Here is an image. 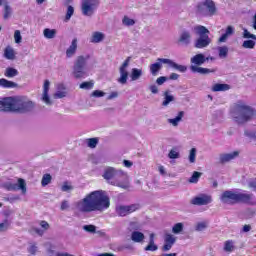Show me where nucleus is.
<instances>
[{
  "mask_svg": "<svg viewBox=\"0 0 256 256\" xmlns=\"http://www.w3.org/2000/svg\"><path fill=\"white\" fill-rule=\"evenodd\" d=\"M61 191H64V192L73 191V186L69 185L68 182H64V184L61 187Z\"/></svg>",
  "mask_w": 256,
  "mask_h": 256,
  "instance_id": "nucleus-58",
  "label": "nucleus"
},
{
  "mask_svg": "<svg viewBox=\"0 0 256 256\" xmlns=\"http://www.w3.org/2000/svg\"><path fill=\"white\" fill-rule=\"evenodd\" d=\"M131 241L134 243H143V241H145V234L140 231H133L131 234Z\"/></svg>",
  "mask_w": 256,
  "mask_h": 256,
  "instance_id": "nucleus-28",
  "label": "nucleus"
},
{
  "mask_svg": "<svg viewBox=\"0 0 256 256\" xmlns=\"http://www.w3.org/2000/svg\"><path fill=\"white\" fill-rule=\"evenodd\" d=\"M91 97H105V92L101 91V90H95L91 93Z\"/></svg>",
  "mask_w": 256,
  "mask_h": 256,
  "instance_id": "nucleus-55",
  "label": "nucleus"
},
{
  "mask_svg": "<svg viewBox=\"0 0 256 256\" xmlns=\"http://www.w3.org/2000/svg\"><path fill=\"white\" fill-rule=\"evenodd\" d=\"M36 104L31 99L25 96L15 97V108L14 113L20 115H27V113H33L35 111Z\"/></svg>",
  "mask_w": 256,
  "mask_h": 256,
  "instance_id": "nucleus-4",
  "label": "nucleus"
},
{
  "mask_svg": "<svg viewBox=\"0 0 256 256\" xmlns=\"http://www.w3.org/2000/svg\"><path fill=\"white\" fill-rule=\"evenodd\" d=\"M94 85H95V81H93V80L82 82L80 84V89H84L85 91H89V90L93 89Z\"/></svg>",
  "mask_w": 256,
  "mask_h": 256,
  "instance_id": "nucleus-41",
  "label": "nucleus"
},
{
  "mask_svg": "<svg viewBox=\"0 0 256 256\" xmlns=\"http://www.w3.org/2000/svg\"><path fill=\"white\" fill-rule=\"evenodd\" d=\"M191 31L189 30H182L179 38H178V43H180V45H184L185 47L191 45Z\"/></svg>",
  "mask_w": 256,
  "mask_h": 256,
  "instance_id": "nucleus-17",
  "label": "nucleus"
},
{
  "mask_svg": "<svg viewBox=\"0 0 256 256\" xmlns=\"http://www.w3.org/2000/svg\"><path fill=\"white\" fill-rule=\"evenodd\" d=\"M183 117H185V112L180 111L175 118H169L167 121L173 127H178L179 123H181V121H183Z\"/></svg>",
  "mask_w": 256,
  "mask_h": 256,
  "instance_id": "nucleus-26",
  "label": "nucleus"
},
{
  "mask_svg": "<svg viewBox=\"0 0 256 256\" xmlns=\"http://www.w3.org/2000/svg\"><path fill=\"white\" fill-rule=\"evenodd\" d=\"M217 49H218V55L220 59H227V55H229V47L220 46Z\"/></svg>",
  "mask_w": 256,
  "mask_h": 256,
  "instance_id": "nucleus-37",
  "label": "nucleus"
},
{
  "mask_svg": "<svg viewBox=\"0 0 256 256\" xmlns=\"http://www.w3.org/2000/svg\"><path fill=\"white\" fill-rule=\"evenodd\" d=\"M254 198L253 194L235 192L233 190H226L220 195V201L224 205H237V203L255 205Z\"/></svg>",
  "mask_w": 256,
  "mask_h": 256,
  "instance_id": "nucleus-3",
  "label": "nucleus"
},
{
  "mask_svg": "<svg viewBox=\"0 0 256 256\" xmlns=\"http://www.w3.org/2000/svg\"><path fill=\"white\" fill-rule=\"evenodd\" d=\"M162 61L165 65H169L172 67V69H175L176 71H179L180 73H185L187 71V66L177 64L173 60L168 59V60H160Z\"/></svg>",
  "mask_w": 256,
  "mask_h": 256,
  "instance_id": "nucleus-22",
  "label": "nucleus"
},
{
  "mask_svg": "<svg viewBox=\"0 0 256 256\" xmlns=\"http://www.w3.org/2000/svg\"><path fill=\"white\" fill-rule=\"evenodd\" d=\"M117 173H119V170L113 167H107L104 170V174L102 175V177H104L106 181H113V179L117 177Z\"/></svg>",
  "mask_w": 256,
  "mask_h": 256,
  "instance_id": "nucleus-21",
  "label": "nucleus"
},
{
  "mask_svg": "<svg viewBox=\"0 0 256 256\" xmlns=\"http://www.w3.org/2000/svg\"><path fill=\"white\" fill-rule=\"evenodd\" d=\"M256 116L255 108L249 106L245 101L238 100L230 107V117L236 125H245Z\"/></svg>",
  "mask_w": 256,
  "mask_h": 256,
  "instance_id": "nucleus-2",
  "label": "nucleus"
},
{
  "mask_svg": "<svg viewBox=\"0 0 256 256\" xmlns=\"http://www.w3.org/2000/svg\"><path fill=\"white\" fill-rule=\"evenodd\" d=\"M175 243H177V237L171 233H166L164 235V245L162 246V251H171Z\"/></svg>",
  "mask_w": 256,
  "mask_h": 256,
  "instance_id": "nucleus-15",
  "label": "nucleus"
},
{
  "mask_svg": "<svg viewBox=\"0 0 256 256\" xmlns=\"http://www.w3.org/2000/svg\"><path fill=\"white\" fill-rule=\"evenodd\" d=\"M123 25H125L126 27H133V25H135V20L124 16L123 20H122Z\"/></svg>",
  "mask_w": 256,
  "mask_h": 256,
  "instance_id": "nucleus-45",
  "label": "nucleus"
},
{
  "mask_svg": "<svg viewBox=\"0 0 256 256\" xmlns=\"http://www.w3.org/2000/svg\"><path fill=\"white\" fill-rule=\"evenodd\" d=\"M227 39H229V35L224 33L219 39L218 43H227Z\"/></svg>",
  "mask_w": 256,
  "mask_h": 256,
  "instance_id": "nucleus-62",
  "label": "nucleus"
},
{
  "mask_svg": "<svg viewBox=\"0 0 256 256\" xmlns=\"http://www.w3.org/2000/svg\"><path fill=\"white\" fill-rule=\"evenodd\" d=\"M243 37L244 39H254V41H256V35L251 34V32L247 31V29H244Z\"/></svg>",
  "mask_w": 256,
  "mask_h": 256,
  "instance_id": "nucleus-51",
  "label": "nucleus"
},
{
  "mask_svg": "<svg viewBox=\"0 0 256 256\" xmlns=\"http://www.w3.org/2000/svg\"><path fill=\"white\" fill-rule=\"evenodd\" d=\"M196 157H197V148H192L189 153L190 163H195Z\"/></svg>",
  "mask_w": 256,
  "mask_h": 256,
  "instance_id": "nucleus-47",
  "label": "nucleus"
},
{
  "mask_svg": "<svg viewBox=\"0 0 256 256\" xmlns=\"http://www.w3.org/2000/svg\"><path fill=\"white\" fill-rule=\"evenodd\" d=\"M166 81H167V77H165V76H161L156 79L157 85H163V83H165Z\"/></svg>",
  "mask_w": 256,
  "mask_h": 256,
  "instance_id": "nucleus-63",
  "label": "nucleus"
},
{
  "mask_svg": "<svg viewBox=\"0 0 256 256\" xmlns=\"http://www.w3.org/2000/svg\"><path fill=\"white\" fill-rule=\"evenodd\" d=\"M229 89H231V86L229 84H220L217 83L212 87V91L214 93H217L219 91H229Z\"/></svg>",
  "mask_w": 256,
  "mask_h": 256,
  "instance_id": "nucleus-33",
  "label": "nucleus"
},
{
  "mask_svg": "<svg viewBox=\"0 0 256 256\" xmlns=\"http://www.w3.org/2000/svg\"><path fill=\"white\" fill-rule=\"evenodd\" d=\"M43 35L45 39H55V37H57V31L55 29L45 28Z\"/></svg>",
  "mask_w": 256,
  "mask_h": 256,
  "instance_id": "nucleus-34",
  "label": "nucleus"
},
{
  "mask_svg": "<svg viewBox=\"0 0 256 256\" xmlns=\"http://www.w3.org/2000/svg\"><path fill=\"white\" fill-rule=\"evenodd\" d=\"M201 172L194 171L192 176L189 178V183H198L199 179H201Z\"/></svg>",
  "mask_w": 256,
  "mask_h": 256,
  "instance_id": "nucleus-42",
  "label": "nucleus"
},
{
  "mask_svg": "<svg viewBox=\"0 0 256 256\" xmlns=\"http://www.w3.org/2000/svg\"><path fill=\"white\" fill-rule=\"evenodd\" d=\"M163 97H164V100L162 102V107H168L169 106V103H173V101H175V96H173L171 94V91L170 90H166L164 93H163Z\"/></svg>",
  "mask_w": 256,
  "mask_h": 256,
  "instance_id": "nucleus-25",
  "label": "nucleus"
},
{
  "mask_svg": "<svg viewBox=\"0 0 256 256\" xmlns=\"http://www.w3.org/2000/svg\"><path fill=\"white\" fill-rule=\"evenodd\" d=\"M54 99H63L64 97H67V92L65 91H57L54 95H53Z\"/></svg>",
  "mask_w": 256,
  "mask_h": 256,
  "instance_id": "nucleus-53",
  "label": "nucleus"
},
{
  "mask_svg": "<svg viewBox=\"0 0 256 256\" xmlns=\"http://www.w3.org/2000/svg\"><path fill=\"white\" fill-rule=\"evenodd\" d=\"M129 63H131V56L127 57L119 67L120 77L117 79V81L120 83V85H127V79H129V71H127V67H129Z\"/></svg>",
  "mask_w": 256,
  "mask_h": 256,
  "instance_id": "nucleus-12",
  "label": "nucleus"
},
{
  "mask_svg": "<svg viewBox=\"0 0 256 256\" xmlns=\"http://www.w3.org/2000/svg\"><path fill=\"white\" fill-rule=\"evenodd\" d=\"M191 205H197L198 207H202L203 205H209L213 203V198L211 195L200 194L190 200Z\"/></svg>",
  "mask_w": 256,
  "mask_h": 256,
  "instance_id": "nucleus-14",
  "label": "nucleus"
},
{
  "mask_svg": "<svg viewBox=\"0 0 256 256\" xmlns=\"http://www.w3.org/2000/svg\"><path fill=\"white\" fill-rule=\"evenodd\" d=\"M9 15H11V6L6 3L4 5V19H9Z\"/></svg>",
  "mask_w": 256,
  "mask_h": 256,
  "instance_id": "nucleus-49",
  "label": "nucleus"
},
{
  "mask_svg": "<svg viewBox=\"0 0 256 256\" xmlns=\"http://www.w3.org/2000/svg\"><path fill=\"white\" fill-rule=\"evenodd\" d=\"M190 61L195 67H201L206 61H209V58H206L205 54L200 53L193 56Z\"/></svg>",
  "mask_w": 256,
  "mask_h": 256,
  "instance_id": "nucleus-20",
  "label": "nucleus"
},
{
  "mask_svg": "<svg viewBox=\"0 0 256 256\" xmlns=\"http://www.w3.org/2000/svg\"><path fill=\"white\" fill-rule=\"evenodd\" d=\"M99 0H82L81 11L84 17H93L99 8Z\"/></svg>",
  "mask_w": 256,
  "mask_h": 256,
  "instance_id": "nucleus-8",
  "label": "nucleus"
},
{
  "mask_svg": "<svg viewBox=\"0 0 256 256\" xmlns=\"http://www.w3.org/2000/svg\"><path fill=\"white\" fill-rule=\"evenodd\" d=\"M14 39H15V43H21V41H23V37L21 36V31L16 30L14 32Z\"/></svg>",
  "mask_w": 256,
  "mask_h": 256,
  "instance_id": "nucleus-52",
  "label": "nucleus"
},
{
  "mask_svg": "<svg viewBox=\"0 0 256 256\" xmlns=\"http://www.w3.org/2000/svg\"><path fill=\"white\" fill-rule=\"evenodd\" d=\"M111 207V199L106 191L95 190L76 202V209L80 213H103Z\"/></svg>",
  "mask_w": 256,
  "mask_h": 256,
  "instance_id": "nucleus-1",
  "label": "nucleus"
},
{
  "mask_svg": "<svg viewBox=\"0 0 256 256\" xmlns=\"http://www.w3.org/2000/svg\"><path fill=\"white\" fill-rule=\"evenodd\" d=\"M168 157H169V159H179V152L172 149V150H170Z\"/></svg>",
  "mask_w": 256,
  "mask_h": 256,
  "instance_id": "nucleus-56",
  "label": "nucleus"
},
{
  "mask_svg": "<svg viewBox=\"0 0 256 256\" xmlns=\"http://www.w3.org/2000/svg\"><path fill=\"white\" fill-rule=\"evenodd\" d=\"M0 87H3L4 89H15L17 87H19V84L13 82V81H9L5 78H1L0 79Z\"/></svg>",
  "mask_w": 256,
  "mask_h": 256,
  "instance_id": "nucleus-27",
  "label": "nucleus"
},
{
  "mask_svg": "<svg viewBox=\"0 0 256 256\" xmlns=\"http://www.w3.org/2000/svg\"><path fill=\"white\" fill-rule=\"evenodd\" d=\"M4 57L10 61H13V59H15V51L13 48L7 47L4 51Z\"/></svg>",
  "mask_w": 256,
  "mask_h": 256,
  "instance_id": "nucleus-40",
  "label": "nucleus"
},
{
  "mask_svg": "<svg viewBox=\"0 0 256 256\" xmlns=\"http://www.w3.org/2000/svg\"><path fill=\"white\" fill-rule=\"evenodd\" d=\"M86 144L89 149H96L97 145H99V137L86 139Z\"/></svg>",
  "mask_w": 256,
  "mask_h": 256,
  "instance_id": "nucleus-35",
  "label": "nucleus"
},
{
  "mask_svg": "<svg viewBox=\"0 0 256 256\" xmlns=\"http://www.w3.org/2000/svg\"><path fill=\"white\" fill-rule=\"evenodd\" d=\"M184 228L185 224H183L182 222H178L172 227V233H174V235H180V233H183Z\"/></svg>",
  "mask_w": 256,
  "mask_h": 256,
  "instance_id": "nucleus-36",
  "label": "nucleus"
},
{
  "mask_svg": "<svg viewBox=\"0 0 256 256\" xmlns=\"http://www.w3.org/2000/svg\"><path fill=\"white\" fill-rule=\"evenodd\" d=\"M69 208V201L63 200L60 206L61 211H65Z\"/></svg>",
  "mask_w": 256,
  "mask_h": 256,
  "instance_id": "nucleus-61",
  "label": "nucleus"
},
{
  "mask_svg": "<svg viewBox=\"0 0 256 256\" xmlns=\"http://www.w3.org/2000/svg\"><path fill=\"white\" fill-rule=\"evenodd\" d=\"M244 135H245L246 137H248L249 139H254V140H256V134H255L254 131L245 130V131H244Z\"/></svg>",
  "mask_w": 256,
  "mask_h": 256,
  "instance_id": "nucleus-57",
  "label": "nucleus"
},
{
  "mask_svg": "<svg viewBox=\"0 0 256 256\" xmlns=\"http://www.w3.org/2000/svg\"><path fill=\"white\" fill-rule=\"evenodd\" d=\"M4 75L8 79H13V77H17V75H19V70L13 67H8L6 68Z\"/></svg>",
  "mask_w": 256,
  "mask_h": 256,
  "instance_id": "nucleus-31",
  "label": "nucleus"
},
{
  "mask_svg": "<svg viewBox=\"0 0 256 256\" xmlns=\"http://www.w3.org/2000/svg\"><path fill=\"white\" fill-rule=\"evenodd\" d=\"M109 183L110 185H114L115 187H120V189H129L131 187V184L129 182V175L123 172V170H118L116 178Z\"/></svg>",
  "mask_w": 256,
  "mask_h": 256,
  "instance_id": "nucleus-9",
  "label": "nucleus"
},
{
  "mask_svg": "<svg viewBox=\"0 0 256 256\" xmlns=\"http://www.w3.org/2000/svg\"><path fill=\"white\" fill-rule=\"evenodd\" d=\"M51 85V82L49 80L44 81L43 85V93L41 97V101L45 103V105L51 106L53 105V102L51 101V97H49V87Z\"/></svg>",
  "mask_w": 256,
  "mask_h": 256,
  "instance_id": "nucleus-16",
  "label": "nucleus"
},
{
  "mask_svg": "<svg viewBox=\"0 0 256 256\" xmlns=\"http://www.w3.org/2000/svg\"><path fill=\"white\" fill-rule=\"evenodd\" d=\"M75 53H77V38L72 40L71 45L66 50V56L71 58L73 55H75Z\"/></svg>",
  "mask_w": 256,
  "mask_h": 256,
  "instance_id": "nucleus-29",
  "label": "nucleus"
},
{
  "mask_svg": "<svg viewBox=\"0 0 256 256\" xmlns=\"http://www.w3.org/2000/svg\"><path fill=\"white\" fill-rule=\"evenodd\" d=\"M196 13L200 17H213L217 13V6L213 0H204L197 3Z\"/></svg>",
  "mask_w": 256,
  "mask_h": 256,
  "instance_id": "nucleus-6",
  "label": "nucleus"
},
{
  "mask_svg": "<svg viewBox=\"0 0 256 256\" xmlns=\"http://www.w3.org/2000/svg\"><path fill=\"white\" fill-rule=\"evenodd\" d=\"M9 229V221L5 220L3 223H0V233H4Z\"/></svg>",
  "mask_w": 256,
  "mask_h": 256,
  "instance_id": "nucleus-54",
  "label": "nucleus"
},
{
  "mask_svg": "<svg viewBox=\"0 0 256 256\" xmlns=\"http://www.w3.org/2000/svg\"><path fill=\"white\" fill-rule=\"evenodd\" d=\"M159 249V246H157V244H155V234H150L149 236V243L148 245L144 248V251H151V252H155Z\"/></svg>",
  "mask_w": 256,
  "mask_h": 256,
  "instance_id": "nucleus-24",
  "label": "nucleus"
},
{
  "mask_svg": "<svg viewBox=\"0 0 256 256\" xmlns=\"http://www.w3.org/2000/svg\"><path fill=\"white\" fill-rule=\"evenodd\" d=\"M139 209H141V205L139 204L120 205L116 207V213L119 217H127L131 213L139 211Z\"/></svg>",
  "mask_w": 256,
  "mask_h": 256,
  "instance_id": "nucleus-11",
  "label": "nucleus"
},
{
  "mask_svg": "<svg viewBox=\"0 0 256 256\" xmlns=\"http://www.w3.org/2000/svg\"><path fill=\"white\" fill-rule=\"evenodd\" d=\"M40 226L42 227V229H44V231H47V229H49V224L45 220H42L40 222Z\"/></svg>",
  "mask_w": 256,
  "mask_h": 256,
  "instance_id": "nucleus-64",
  "label": "nucleus"
},
{
  "mask_svg": "<svg viewBox=\"0 0 256 256\" xmlns=\"http://www.w3.org/2000/svg\"><path fill=\"white\" fill-rule=\"evenodd\" d=\"M0 111L15 113V97H5L0 100Z\"/></svg>",
  "mask_w": 256,
  "mask_h": 256,
  "instance_id": "nucleus-13",
  "label": "nucleus"
},
{
  "mask_svg": "<svg viewBox=\"0 0 256 256\" xmlns=\"http://www.w3.org/2000/svg\"><path fill=\"white\" fill-rule=\"evenodd\" d=\"M52 179L53 177L51 176V174H44L41 181L42 187H47V185L51 183Z\"/></svg>",
  "mask_w": 256,
  "mask_h": 256,
  "instance_id": "nucleus-43",
  "label": "nucleus"
},
{
  "mask_svg": "<svg viewBox=\"0 0 256 256\" xmlns=\"http://www.w3.org/2000/svg\"><path fill=\"white\" fill-rule=\"evenodd\" d=\"M235 33V28L233 26H227L225 34L231 37Z\"/></svg>",
  "mask_w": 256,
  "mask_h": 256,
  "instance_id": "nucleus-60",
  "label": "nucleus"
},
{
  "mask_svg": "<svg viewBox=\"0 0 256 256\" xmlns=\"http://www.w3.org/2000/svg\"><path fill=\"white\" fill-rule=\"evenodd\" d=\"M244 49H254L255 48V41L253 40H245L242 44Z\"/></svg>",
  "mask_w": 256,
  "mask_h": 256,
  "instance_id": "nucleus-44",
  "label": "nucleus"
},
{
  "mask_svg": "<svg viewBox=\"0 0 256 256\" xmlns=\"http://www.w3.org/2000/svg\"><path fill=\"white\" fill-rule=\"evenodd\" d=\"M75 13V8L73 6H68L65 21H69L71 17H73V14Z\"/></svg>",
  "mask_w": 256,
  "mask_h": 256,
  "instance_id": "nucleus-46",
  "label": "nucleus"
},
{
  "mask_svg": "<svg viewBox=\"0 0 256 256\" xmlns=\"http://www.w3.org/2000/svg\"><path fill=\"white\" fill-rule=\"evenodd\" d=\"M161 60H168L167 58H158L157 62L150 65V73L153 75V77H157L159 74V71L163 69V61Z\"/></svg>",
  "mask_w": 256,
  "mask_h": 256,
  "instance_id": "nucleus-19",
  "label": "nucleus"
},
{
  "mask_svg": "<svg viewBox=\"0 0 256 256\" xmlns=\"http://www.w3.org/2000/svg\"><path fill=\"white\" fill-rule=\"evenodd\" d=\"M82 229L84 231H86V233H92V234L99 233V234H101V231H97V226H95L93 224L84 225L82 227Z\"/></svg>",
  "mask_w": 256,
  "mask_h": 256,
  "instance_id": "nucleus-39",
  "label": "nucleus"
},
{
  "mask_svg": "<svg viewBox=\"0 0 256 256\" xmlns=\"http://www.w3.org/2000/svg\"><path fill=\"white\" fill-rule=\"evenodd\" d=\"M194 31L196 35H198V39H196L194 43V47L196 49H205V47H209L211 45V38L209 37V29L203 25H197L194 27Z\"/></svg>",
  "mask_w": 256,
  "mask_h": 256,
  "instance_id": "nucleus-5",
  "label": "nucleus"
},
{
  "mask_svg": "<svg viewBox=\"0 0 256 256\" xmlns=\"http://www.w3.org/2000/svg\"><path fill=\"white\" fill-rule=\"evenodd\" d=\"M2 188L6 191H21L22 195L27 193V183L23 178H19L18 183L4 182Z\"/></svg>",
  "mask_w": 256,
  "mask_h": 256,
  "instance_id": "nucleus-10",
  "label": "nucleus"
},
{
  "mask_svg": "<svg viewBox=\"0 0 256 256\" xmlns=\"http://www.w3.org/2000/svg\"><path fill=\"white\" fill-rule=\"evenodd\" d=\"M105 39V34L101 32H94L90 39V43H101Z\"/></svg>",
  "mask_w": 256,
  "mask_h": 256,
  "instance_id": "nucleus-32",
  "label": "nucleus"
},
{
  "mask_svg": "<svg viewBox=\"0 0 256 256\" xmlns=\"http://www.w3.org/2000/svg\"><path fill=\"white\" fill-rule=\"evenodd\" d=\"M149 91H151L153 95H157V93H159V88L157 85L153 84L149 86Z\"/></svg>",
  "mask_w": 256,
  "mask_h": 256,
  "instance_id": "nucleus-59",
  "label": "nucleus"
},
{
  "mask_svg": "<svg viewBox=\"0 0 256 256\" xmlns=\"http://www.w3.org/2000/svg\"><path fill=\"white\" fill-rule=\"evenodd\" d=\"M190 70L192 73H199L200 75H209V73H215V69H208V68H203L199 66H190Z\"/></svg>",
  "mask_w": 256,
  "mask_h": 256,
  "instance_id": "nucleus-23",
  "label": "nucleus"
},
{
  "mask_svg": "<svg viewBox=\"0 0 256 256\" xmlns=\"http://www.w3.org/2000/svg\"><path fill=\"white\" fill-rule=\"evenodd\" d=\"M224 251L226 253H233V251H235V243L233 242V240H227L224 243Z\"/></svg>",
  "mask_w": 256,
  "mask_h": 256,
  "instance_id": "nucleus-38",
  "label": "nucleus"
},
{
  "mask_svg": "<svg viewBox=\"0 0 256 256\" xmlns=\"http://www.w3.org/2000/svg\"><path fill=\"white\" fill-rule=\"evenodd\" d=\"M28 253H30V255H36L37 251H38V247L37 244H30V246L27 249Z\"/></svg>",
  "mask_w": 256,
  "mask_h": 256,
  "instance_id": "nucleus-48",
  "label": "nucleus"
},
{
  "mask_svg": "<svg viewBox=\"0 0 256 256\" xmlns=\"http://www.w3.org/2000/svg\"><path fill=\"white\" fill-rule=\"evenodd\" d=\"M206 227H207V222H199L195 226V231H205Z\"/></svg>",
  "mask_w": 256,
  "mask_h": 256,
  "instance_id": "nucleus-50",
  "label": "nucleus"
},
{
  "mask_svg": "<svg viewBox=\"0 0 256 256\" xmlns=\"http://www.w3.org/2000/svg\"><path fill=\"white\" fill-rule=\"evenodd\" d=\"M237 157H239V151L222 153L219 155V163H221V165H225V163H229V161H233V159H237Z\"/></svg>",
  "mask_w": 256,
  "mask_h": 256,
  "instance_id": "nucleus-18",
  "label": "nucleus"
},
{
  "mask_svg": "<svg viewBox=\"0 0 256 256\" xmlns=\"http://www.w3.org/2000/svg\"><path fill=\"white\" fill-rule=\"evenodd\" d=\"M89 59H91L90 55L77 57L73 67V75L75 79H85V77L89 76V74H87V71H85V67Z\"/></svg>",
  "mask_w": 256,
  "mask_h": 256,
  "instance_id": "nucleus-7",
  "label": "nucleus"
},
{
  "mask_svg": "<svg viewBox=\"0 0 256 256\" xmlns=\"http://www.w3.org/2000/svg\"><path fill=\"white\" fill-rule=\"evenodd\" d=\"M143 77V70L139 68H133L131 70L130 78L131 81H139Z\"/></svg>",
  "mask_w": 256,
  "mask_h": 256,
  "instance_id": "nucleus-30",
  "label": "nucleus"
}]
</instances>
